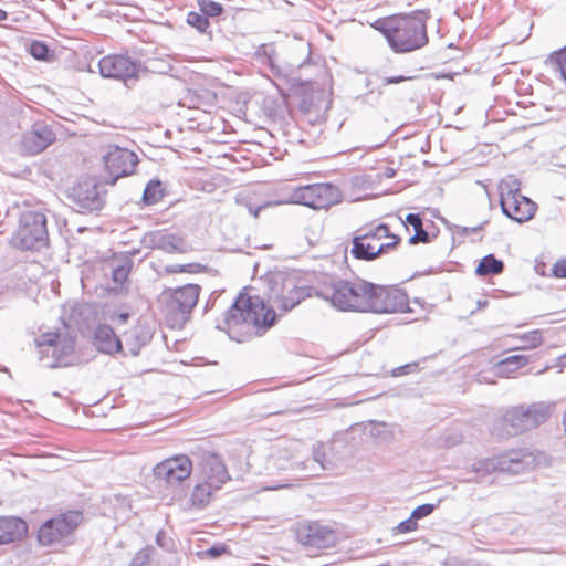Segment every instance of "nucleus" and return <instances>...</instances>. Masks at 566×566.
I'll use <instances>...</instances> for the list:
<instances>
[{
	"instance_id": "obj_54",
	"label": "nucleus",
	"mask_w": 566,
	"mask_h": 566,
	"mask_svg": "<svg viewBox=\"0 0 566 566\" xmlns=\"http://www.w3.org/2000/svg\"><path fill=\"white\" fill-rule=\"evenodd\" d=\"M8 18V12L3 9H0V21H4Z\"/></svg>"
},
{
	"instance_id": "obj_22",
	"label": "nucleus",
	"mask_w": 566,
	"mask_h": 566,
	"mask_svg": "<svg viewBox=\"0 0 566 566\" xmlns=\"http://www.w3.org/2000/svg\"><path fill=\"white\" fill-rule=\"evenodd\" d=\"M501 209L505 216L520 223L528 221L536 211V205L523 195L500 199Z\"/></svg>"
},
{
	"instance_id": "obj_34",
	"label": "nucleus",
	"mask_w": 566,
	"mask_h": 566,
	"mask_svg": "<svg viewBox=\"0 0 566 566\" xmlns=\"http://www.w3.org/2000/svg\"><path fill=\"white\" fill-rule=\"evenodd\" d=\"M111 266L113 281L122 285L128 277L133 261L129 258H124L123 260L113 261Z\"/></svg>"
},
{
	"instance_id": "obj_36",
	"label": "nucleus",
	"mask_w": 566,
	"mask_h": 566,
	"mask_svg": "<svg viewBox=\"0 0 566 566\" xmlns=\"http://www.w3.org/2000/svg\"><path fill=\"white\" fill-rule=\"evenodd\" d=\"M546 63H548L556 71L559 72L560 77L566 84V45L559 50L552 52L548 55Z\"/></svg>"
},
{
	"instance_id": "obj_57",
	"label": "nucleus",
	"mask_w": 566,
	"mask_h": 566,
	"mask_svg": "<svg viewBox=\"0 0 566 566\" xmlns=\"http://www.w3.org/2000/svg\"><path fill=\"white\" fill-rule=\"evenodd\" d=\"M486 304V301L484 302H479V306H484Z\"/></svg>"
},
{
	"instance_id": "obj_52",
	"label": "nucleus",
	"mask_w": 566,
	"mask_h": 566,
	"mask_svg": "<svg viewBox=\"0 0 566 566\" xmlns=\"http://www.w3.org/2000/svg\"><path fill=\"white\" fill-rule=\"evenodd\" d=\"M50 144H40V143H36V144H31L32 146V153L33 154H39V153H42L43 150H45V148L49 146Z\"/></svg>"
},
{
	"instance_id": "obj_45",
	"label": "nucleus",
	"mask_w": 566,
	"mask_h": 566,
	"mask_svg": "<svg viewBox=\"0 0 566 566\" xmlns=\"http://www.w3.org/2000/svg\"><path fill=\"white\" fill-rule=\"evenodd\" d=\"M434 510V505L433 504H422L418 507H416L412 513H411V516L418 521V520H421L423 517H427L428 515H430Z\"/></svg>"
},
{
	"instance_id": "obj_16",
	"label": "nucleus",
	"mask_w": 566,
	"mask_h": 566,
	"mask_svg": "<svg viewBox=\"0 0 566 566\" xmlns=\"http://www.w3.org/2000/svg\"><path fill=\"white\" fill-rule=\"evenodd\" d=\"M104 161L109 178L107 182L115 185L119 178L135 172L138 157L134 151L116 145L104 156Z\"/></svg>"
},
{
	"instance_id": "obj_58",
	"label": "nucleus",
	"mask_w": 566,
	"mask_h": 566,
	"mask_svg": "<svg viewBox=\"0 0 566 566\" xmlns=\"http://www.w3.org/2000/svg\"><path fill=\"white\" fill-rule=\"evenodd\" d=\"M132 353H133V355H137L138 354V349H132Z\"/></svg>"
},
{
	"instance_id": "obj_19",
	"label": "nucleus",
	"mask_w": 566,
	"mask_h": 566,
	"mask_svg": "<svg viewBox=\"0 0 566 566\" xmlns=\"http://www.w3.org/2000/svg\"><path fill=\"white\" fill-rule=\"evenodd\" d=\"M192 472V461L185 454L168 458L154 468L156 478L169 484H178L188 479Z\"/></svg>"
},
{
	"instance_id": "obj_27",
	"label": "nucleus",
	"mask_w": 566,
	"mask_h": 566,
	"mask_svg": "<svg viewBox=\"0 0 566 566\" xmlns=\"http://www.w3.org/2000/svg\"><path fill=\"white\" fill-rule=\"evenodd\" d=\"M219 490L220 489L214 488V485L205 483L198 479L190 497L192 505L198 509L206 507Z\"/></svg>"
},
{
	"instance_id": "obj_50",
	"label": "nucleus",
	"mask_w": 566,
	"mask_h": 566,
	"mask_svg": "<svg viewBox=\"0 0 566 566\" xmlns=\"http://www.w3.org/2000/svg\"><path fill=\"white\" fill-rule=\"evenodd\" d=\"M226 552L224 546H212L207 549L206 554L212 558L221 556Z\"/></svg>"
},
{
	"instance_id": "obj_3",
	"label": "nucleus",
	"mask_w": 566,
	"mask_h": 566,
	"mask_svg": "<svg viewBox=\"0 0 566 566\" xmlns=\"http://www.w3.org/2000/svg\"><path fill=\"white\" fill-rule=\"evenodd\" d=\"M287 97L282 91L280 95L258 94L244 98L241 104L237 103L235 112L239 117L259 128L263 124L282 125L290 115Z\"/></svg>"
},
{
	"instance_id": "obj_4",
	"label": "nucleus",
	"mask_w": 566,
	"mask_h": 566,
	"mask_svg": "<svg viewBox=\"0 0 566 566\" xmlns=\"http://www.w3.org/2000/svg\"><path fill=\"white\" fill-rule=\"evenodd\" d=\"M370 289L371 283L364 280L349 282L329 279L315 293L340 311L367 312Z\"/></svg>"
},
{
	"instance_id": "obj_51",
	"label": "nucleus",
	"mask_w": 566,
	"mask_h": 566,
	"mask_svg": "<svg viewBox=\"0 0 566 566\" xmlns=\"http://www.w3.org/2000/svg\"><path fill=\"white\" fill-rule=\"evenodd\" d=\"M286 189H293L292 187L287 185H282L279 188L275 189V193L277 196V199L284 198L286 195H289Z\"/></svg>"
},
{
	"instance_id": "obj_6",
	"label": "nucleus",
	"mask_w": 566,
	"mask_h": 566,
	"mask_svg": "<svg viewBox=\"0 0 566 566\" xmlns=\"http://www.w3.org/2000/svg\"><path fill=\"white\" fill-rule=\"evenodd\" d=\"M292 94L298 111L304 118L315 125L323 120L332 106L331 93L316 83L293 82Z\"/></svg>"
},
{
	"instance_id": "obj_17",
	"label": "nucleus",
	"mask_w": 566,
	"mask_h": 566,
	"mask_svg": "<svg viewBox=\"0 0 566 566\" xmlns=\"http://www.w3.org/2000/svg\"><path fill=\"white\" fill-rule=\"evenodd\" d=\"M106 191L94 179H85L73 187L70 198L81 211H96L105 203Z\"/></svg>"
},
{
	"instance_id": "obj_49",
	"label": "nucleus",
	"mask_w": 566,
	"mask_h": 566,
	"mask_svg": "<svg viewBox=\"0 0 566 566\" xmlns=\"http://www.w3.org/2000/svg\"><path fill=\"white\" fill-rule=\"evenodd\" d=\"M388 238H390V239H391V241H390V242L379 244V247H382V253H385V252H387V251H389V250H391V249L396 248V247H397V244L400 242V238H399V237H397V235H394V234H390V233H389V237H388Z\"/></svg>"
},
{
	"instance_id": "obj_39",
	"label": "nucleus",
	"mask_w": 566,
	"mask_h": 566,
	"mask_svg": "<svg viewBox=\"0 0 566 566\" xmlns=\"http://www.w3.org/2000/svg\"><path fill=\"white\" fill-rule=\"evenodd\" d=\"M187 23L200 33H206L210 27L209 19L203 13H199L196 11H191L188 13Z\"/></svg>"
},
{
	"instance_id": "obj_35",
	"label": "nucleus",
	"mask_w": 566,
	"mask_h": 566,
	"mask_svg": "<svg viewBox=\"0 0 566 566\" xmlns=\"http://www.w3.org/2000/svg\"><path fill=\"white\" fill-rule=\"evenodd\" d=\"M500 199L521 195V181L513 175L503 178L499 185Z\"/></svg>"
},
{
	"instance_id": "obj_37",
	"label": "nucleus",
	"mask_w": 566,
	"mask_h": 566,
	"mask_svg": "<svg viewBox=\"0 0 566 566\" xmlns=\"http://www.w3.org/2000/svg\"><path fill=\"white\" fill-rule=\"evenodd\" d=\"M31 134L36 137V142H55V133L43 122H36L32 125Z\"/></svg>"
},
{
	"instance_id": "obj_42",
	"label": "nucleus",
	"mask_w": 566,
	"mask_h": 566,
	"mask_svg": "<svg viewBox=\"0 0 566 566\" xmlns=\"http://www.w3.org/2000/svg\"><path fill=\"white\" fill-rule=\"evenodd\" d=\"M199 7L201 13H203L207 18L218 17L223 12L222 4L212 0H199Z\"/></svg>"
},
{
	"instance_id": "obj_9",
	"label": "nucleus",
	"mask_w": 566,
	"mask_h": 566,
	"mask_svg": "<svg viewBox=\"0 0 566 566\" xmlns=\"http://www.w3.org/2000/svg\"><path fill=\"white\" fill-rule=\"evenodd\" d=\"M40 359L49 368L71 365V357L75 348V339L69 333H46L38 343Z\"/></svg>"
},
{
	"instance_id": "obj_20",
	"label": "nucleus",
	"mask_w": 566,
	"mask_h": 566,
	"mask_svg": "<svg viewBox=\"0 0 566 566\" xmlns=\"http://www.w3.org/2000/svg\"><path fill=\"white\" fill-rule=\"evenodd\" d=\"M197 478L220 490L230 480L222 459L212 452H205L201 455L198 463Z\"/></svg>"
},
{
	"instance_id": "obj_53",
	"label": "nucleus",
	"mask_w": 566,
	"mask_h": 566,
	"mask_svg": "<svg viewBox=\"0 0 566 566\" xmlns=\"http://www.w3.org/2000/svg\"><path fill=\"white\" fill-rule=\"evenodd\" d=\"M170 69H171V66L165 63V64H163V67L157 69V70L153 69V71H157L158 73H167V71Z\"/></svg>"
},
{
	"instance_id": "obj_15",
	"label": "nucleus",
	"mask_w": 566,
	"mask_h": 566,
	"mask_svg": "<svg viewBox=\"0 0 566 566\" xmlns=\"http://www.w3.org/2000/svg\"><path fill=\"white\" fill-rule=\"evenodd\" d=\"M370 297L367 312L396 313L408 308V296L405 292L395 287H386L371 283Z\"/></svg>"
},
{
	"instance_id": "obj_21",
	"label": "nucleus",
	"mask_w": 566,
	"mask_h": 566,
	"mask_svg": "<svg viewBox=\"0 0 566 566\" xmlns=\"http://www.w3.org/2000/svg\"><path fill=\"white\" fill-rule=\"evenodd\" d=\"M298 537L304 545L316 548H329L336 545L337 534L328 526L319 523H311L303 527Z\"/></svg>"
},
{
	"instance_id": "obj_2",
	"label": "nucleus",
	"mask_w": 566,
	"mask_h": 566,
	"mask_svg": "<svg viewBox=\"0 0 566 566\" xmlns=\"http://www.w3.org/2000/svg\"><path fill=\"white\" fill-rule=\"evenodd\" d=\"M275 319V312L268 307L259 296H249L240 293L224 314V326L218 327L232 331L237 327L245 326L248 329L254 328L256 332H264L274 325Z\"/></svg>"
},
{
	"instance_id": "obj_55",
	"label": "nucleus",
	"mask_w": 566,
	"mask_h": 566,
	"mask_svg": "<svg viewBox=\"0 0 566 566\" xmlns=\"http://www.w3.org/2000/svg\"><path fill=\"white\" fill-rule=\"evenodd\" d=\"M563 365L566 366V354L562 357Z\"/></svg>"
},
{
	"instance_id": "obj_23",
	"label": "nucleus",
	"mask_w": 566,
	"mask_h": 566,
	"mask_svg": "<svg viewBox=\"0 0 566 566\" xmlns=\"http://www.w3.org/2000/svg\"><path fill=\"white\" fill-rule=\"evenodd\" d=\"M95 347L105 354H114L122 349V342L108 325H98L94 334Z\"/></svg>"
},
{
	"instance_id": "obj_32",
	"label": "nucleus",
	"mask_w": 566,
	"mask_h": 566,
	"mask_svg": "<svg viewBox=\"0 0 566 566\" xmlns=\"http://www.w3.org/2000/svg\"><path fill=\"white\" fill-rule=\"evenodd\" d=\"M528 363V358L524 355H513L501 360L495 366V374L503 376L505 373H512L516 369L525 366Z\"/></svg>"
},
{
	"instance_id": "obj_38",
	"label": "nucleus",
	"mask_w": 566,
	"mask_h": 566,
	"mask_svg": "<svg viewBox=\"0 0 566 566\" xmlns=\"http://www.w3.org/2000/svg\"><path fill=\"white\" fill-rule=\"evenodd\" d=\"M524 344L521 349H534L542 345L543 336L539 329H534L517 336Z\"/></svg>"
},
{
	"instance_id": "obj_41",
	"label": "nucleus",
	"mask_w": 566,
	"mask_h": 566,
	"mask_svg": "<svg viewBox=\"0 0 566 566\" xmlns=\"http://www.w3.org/2000/svg\"><path fill=\"white\" fill-rule=\"evenodd\" d=\"M161 198L160 182L149 181L143 193V201L146 205H154Z\"/></svg>"
},
{
	"instance_id": "obj_59",
	"label": "nucleus",
	"mask_w": 566,
	"mask_h": 566,
	"mask_svg": "<svg viewBox=\"0 0 566 566\" xmlns=\"http://www.w3.org/2000/svg\"><path fill=\"white\" fill-rule=\"evenodd\" d=\"M18 145L22 148V147H23V146H25L27 144L20 143V144H18Z\"/></svg>"
},
{
	"instance_id": "obj_18",
	"label": "nucleus",
	"mask_w": 566,
	"mask_h": 566,
	"mask_svg": "<svg viewBox=\"0 0 566 566\" xmlns=\"http://www.w3.org/2000/svg\"><path fill=\"white\" fill-rule=\"evenodd\" d=\"M140 242L147 249H157L166 253H187L191 250L184 237L167 230L148 231L143 235Z\"/></svg>"
},
{
	"instance_id": "obj_13",
	"label": "nucleus",
	"mask_w": 566,
	"mask_h": 566,
	"mask_svg": "<svg viewBox=\"0 0 566 566\" xmlns=\"http://www.w3.org/2000/svg\"><path fill=\"white\" fill-rule=\"evenodd\" d=\"M82 522V514L77 511L57 515L46 521L39 530V542L42 545H53L67 541Z\"/></svg>"
},
{
	"instance_id": "obj_11",
	"label": "nucleus",
	"mask_w": 566,
	"mask_h": 566,
	"mask_svg": "<svg viewBox=\"0 0 566 566\" xmlns=\"http://www.w3.org/2000/svg\"><path fill=\"white\" fill-rule=\"evenodd\" d=\"M268 470L277 472H290L300 478H306L310 473L307 461L303 452V447L297 442H291L289 446H275L268 460Z\"/></svg>"
},
{
	"instance_id": "obj_56",
	"label": "nucleus",
	"mask_w": 566,
	"mask_h": 566,
	"mask_svg": "<svg viewBox=\"0 0 566 566\" xmlns=\"http://www.w3.org/2000/svg\"><path fill=\"white\" fill-rule=\"evenodd\" d=\"M165 136H166L167 138H169V137H170V130H166V132H165Z\"/></svg>"
},
{
	"instance_id": "obj_24",
	"label": "nucleus",
	"mask_w": 566,
	"mask_h": 566,
	"mask_svg": "<svg viewBox=\"0 0 566 566\" xmlns=\"http://www.w3.org/2000/svg\"><path fill=\"white\" fill-rule=\"evenodd\" d=\"M27 530L28 526L21 518L0 517V545L19 541Z\"/></svg>"
},
{
	"instance_id": "obj_28",
	"label": "nucleus",
	"mask_w": 566,
	"mask_h": 566,
	"mask_svg": "<svg viewBox=\"0 0 566 566\" xmlns=\"http://www.w3.org/2000/svg\"><path fill=\"white\" fill-rule=\"evenodd\" d=\"M216 95L209 91H189L184 97L182 104L189 108H197L206 111V107L211 106Z\"/></svg>"
},
{
	"instance_id": "obj_33",
	"label": "nucleus",
	"mask_w": 566,
	"mask_h": 566,
	"mask_svg": "<svg viewBox=\"0 0 566 566\" xmlns=\"http://www.w3.org/2000/svg\"><path fill=\"white\" fill-rule=\"evenodd\" d=\"M28 52L33 59L42 62H50L55 55L49 44L40 40H33L29 45Z\"/></svg>"
},
{
	"instance_id": "obj_8",
	"label": "nucleus",
	"mask_w": 566,
	"mask_h": 566,
	"mask_svg": "<svg viewBox=\"0 0 566 566\" xmlns=\"http://www.w3.org/2000/svg\"><path fill=\"white\" fill-rule=\"evenodd\" d=\"M12 241L21 250H40L45 247L49 241L45 214L39 211L23 212Z\"/></svg>"
},
{
	"instance_id": "obj_25",
	"label": "nucleus",
	"mask_w": 566,
	"mask_h": 566,
	"mask_svg": "<svg viewBox=\"0 0 566 566\" xmlns=\"http://www.w3.org/2000/svg\"><path fill=\"white\" fill-rule=\"evenodd\" d=\"M352 254L359 260H373L382 253V247L376 241L368 240L366 235H357L353 239Z\"/></svg>"
},
{
	"instance_id": "obj_14",
	"label": "nucleus",
	"mask_w": 566,
	"mask_h": 566,
	"mask_svg": "<svg viewBox=\"0 0 566 566\" xmlns=\"http://www.w3.org/2000/svg\"><path fill=\"white\" fill-rule=\"evenodd\" d=\"M97 65L103 77L123 82L138 78L140 72L150 69L149 65L144 66L139 61L133 60L126 54L106 55L98 61Z\"/></svg>"
},
{
	"instance_id": "obj_31",
	"label": "nucleus",
	"mask_w": 566,
	"mask_h": 566,
	"mask_svg": "<svg viewBox=\"0 0 566 566\" xmlns=\"http://www.w3.org/2000/svg\"><path fill=\"white\" fill-rule=\"evenodd\" d=\"M504 270V263L501 260H497L493 254H489L484 256L476 270L475 273L480 276H485L490 274H501Z\"/></svg>"
},
{
	"instance_id": "obj_7",
	"label": "nucleus",
	"mask_w": 566,
	"mask_h": 566,
	"mask_svg": "<svg viewBox=\"0 0 566 566\" xmlns=\"http://www.w3.org/2000/svg\"><path fill=\"white\" fill-rule=\"evenodd\" d=\"M200 291L199 285L187 284L161 294L163 313L171 327H182L187 323L198 303Z\"/></svg>"
},
{
	"instance_id": "obj_43",
	"label": "nucleus",
	"mask_w": 566,
	"mask_h": 566,
	"mask_svg": "<svg viewBox=\"0 0 566 566\" xmlns=\"http://www.w3.org/2000/svg\"><path fill=\"white\" fill-rule=\"evenodd\" d=\"M360 235L368 237V240L380 241L389 237V228L386 224H378L377 227L366 229Z\"/></svg>"
},
{
	"instance_id": "obj_26",
	"label": "nucleus",
	"mask_w": 566,
	"mask_h": 566,
	"mask_svg": "<svg viewBox=\"0 0 566 566\" xmlns=\"http://www.w3.org/2000/svg\"><path fill=\"white\" fill-rule=\"evenodd\" d=\"M302 290L290 287L287 289L286 295H281L277 291L272 290L269 298L272 301L279 310L287 312L295 307L302 300Z\"/></svg>"
},
{
	"instance_id": "obj_10",
	"label": "nucleus",
	"mask_w": 566,
	"mask_h": 566,
	"mask_svg": "<svg viewBox=\"0 0 566 566\" xmlns=\"http://www.w3.org/2000/svg\"><path fill=\"white\" fill-rule=\"evenodd\" d=\"M554 409L555 402L522 405L510 409L505 415V421L511 426L512 433L518 434L546 422Z\"/></svg>"
},
{
	"instance_id": "obj_29",
	"label": "nucleus",
	"mask_w": 566,
	"mask_h": 566,
	"mask_svg": "<svg viewBox=\"0 0 566 566\" xmlns=\"http://www.w3.org/2000/svg\"><path fill=\"white\" fill-rule=\"evenodd\" d=\"M303 452L305 454V460L307 461L310 470V473L306 474V476L316 475L319 471L328 469V465L325 463L326 461V452H325V446L323 443H317L313 447L312 451V459H308V452L303 449Z\"/></svg>"
},
{
	"instance_id": "obj_30",
	"label": "nucleus",
	"mask_w": 566,
	"mask_h": 566,
	"mask_svg": "<svg viewBox=\"0 0 566 566\" xmlns=\"http://www.w3.org/2000/svg\"><path fill=\"white\" fill-rule=\"evenodd\" d=\"M406 222L415 230V234L410 237L409 243L417 244L419 242L427 243L430 241L429 233L423 229L422 219L417 213H409L406 217Z\"/></svg>"
},
{
	"instance_id": "obj_46",
	"label": "nucleus",
	"mask_w": 566,
	"mask_h": 566,
	"mask_svg": "<svg viewBox=\"0 0 566 566\" xmlns=\"http://www.w3.org/2000/svg\"><path fill=\"white\" fill-rule=\"evenodd\" d=\"M417 521L410 515L409 518L400 522L397 526L399 533H409L417 530Z\"/></svg>"
},
{
	"instance_id": "obj_12",
	"label": "nucleus",
	"mask_w": 566,
	"mask_h": 566,
	"mask_svg": "<svg viewBox=\"0 0 566 566\" xmlns=\"http://www.w3.org/2000/svg\"><path fill=\"white\" fill-rule=\"evenodd\" d=\"M533 463V457L522 450H511L495 458L476 461L472 465V471L481 475H488L492 472H506L520 474Z\"/></svg>"
},
{
	"instance_id": "obj_1",
	"label": "nucleus",
	"mask_w": 566,
	"mask_h": 566,
	"mask_svg": "<svg viewBox=\"0 0 566 566\" xmlns=\"http://www.w3.org/2000/svg\"><path fill=\"white\" fill-rule=\"evenodd\" d=\"M428 12L417 10L408 15L378 19L375 28L384 34L395 53H408L428 43Z\"/></svg>"
},
{
	"instance_id": "obj_40",
	"label": "nucleus",
	"mask_w": 566,
	"mask_h": 566,
	"mask_svg": "<svg viewBox=\"0 0 566 566\" xmlns=\"http://www.w3.org/2000/svg\"><path fill=\"white\" fill-rule=\"evenodd\" d=\"M374 439L386 442L392 439L394 433L387 423L373 422L369 431Z\"/></svg>"
},
{
	"instance_id": "obj_44",
	"label": "nucleus",
	"mask_w": 566,
	"mask_h": 566,
	"mask_svg": "<svg viewBox=\"0 0 566 566\" xmlns=\"http://www.w3.org/2000/svg\"><path fill=\"white\" fill-rule=\"evenodd\" d=\"M150 562V551L142 549L132 559L129 566H147Z\"/></svg>"
},
{
	"instance_id": "obj_5",
	"label": "nucleus",
	"mask_w": 566,
	"mask_h": 566,
	"mask_svg": "<svg viewBox=\"0 0 566 566\" xmlns=\"http://www.w3.org/2000/svg\"><path fill=\"white\" fill-rule=\"evenodd\" d=\"M286 190L289 195L282 199L264 201L259 207L247 205L249 212L258 218L263 208L272 206L293 203L319 210L327 209L340 201V192L338 188L332 184H312Z\"/></svg>"
},
{
	"instance_id": "obj_48",
	"label": "nucleus",
	"mask_w": 566,
	"mask_h": 566,
	"mask_svg": "<svg viewBox=\"0 0 566 566\" xmlns=\"http://www.w3.org/2000/svg\"><path fill=\"white\" fill-rule=\"evenodd\" d=\"M411 78L412 77H407V76H403V75L386 76L382 80V84L384 85L399 84L401 82H405L406 80H411Z\"/></svg>"
},
{
	"instance_id": "obj_47",
	"label": "nucleus",
	"mask_w": 566,
	"mask_h": 566,
	"mask_svg": "<svg viewBox=\"0 0 566 566\" xmlns=\"http://www.w3.org/2000/svg\"><path fill=\"white\" fill-rule=\"evenodd\" d=\"M553 274L556 277H566V260L558 261L554 264Z\"/></svg>"
}]
</instances>
